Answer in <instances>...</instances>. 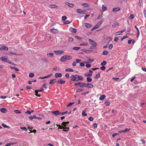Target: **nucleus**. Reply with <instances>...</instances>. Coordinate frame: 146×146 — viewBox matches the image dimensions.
Masks as SVG:
<instances>
[{
    "instance_id": "9b49d317",
    "label": "nucleus",
    "mask_w": 146,
    "mask_h": 146,
    "mask_svg": "<svg viewBox=\"0 0 146 146\" xmlns=\"http://www.w3.org/2000/svg\"><path fill=\"white\" fill-rule=\"evenodd\" d=\"M54 76L56 78H60L62 76V74L61 73H57L55 74Z\"/></svg>"
},
{
    "instance_id": "69168bd1",
    "label": "nucleus",
    "mask_w": 146,
    "mask_h": 146,
    "mask_svg": "<svg viewBox=\"0 0 146 146\" xmlns=\"http://www.w3.org/2000/svg\"><path fill=\"white\" fill-rule=\"evenodd\" d=\"M25 113H26L29 114H31V111H27L26 112H25Z\"/></svg>"
},
{
    "instance_id": "8fccbe9b",
    "label": "nucleus",
    "mask_w": 146,
    "mask_h": 146,
    "mask_svg": "<svg viewBox=\"0 0 146 146\" xmlns=\"http://www.w3.org/2000/svg\"><path fill=\"white\" fill-rule=\"evenodd\" d=\"M129 129L128 128H126L124 130H123L124 132H127L129 131Z\"/></svg>"
},
{
    "instance_id": "423d86ee",
    "label": "nucleus",
    "mask_w": 146,
    "mask_h": 146,
    "mask_svg": "<svg viewBox=\"0 0 146 146\" xmlns=\"http://www.w3.org/2000/svg\"><path fill=\"white\" fill-rule=\"evenodd\" d=\"M102 23V22L101 21H100L98 22L97 24L95 26V28L96 29L100 27L101 26Z\"/></svg>"
},
{
    "instance_id": "9d476101",
    "label": "nucleus",
    "mask_w": 146,
    "mask_h": 146,
    "mask_svg": "<svg viewBox=\"0 0 146 146\" xmlns=\"http://www.w3.org/2000/svg\"><path fill=\"white\" fill-rule=\"evenodd\" d=\"M51 31L52 33L55 34L56 33H58V31L55 29H52L50 30Z\"/></svg>"
},
{
    "instance_id": "f3484780",
    "label": "nucleus",
    "mask_w": 146,
    "mask_h": 146,
    "mask_svg": "<svg viewBox=\"0 0 146 146\" xmlns=\"http://www.w3.org/2000/svg\"><path fill=\"white\" fill-rule=\"evenodd\" d=\"M65 4L68 5L70 7H73L74 6V5L73 4H72V3H70L68 2H65Z\"/></svg>"
},
{
    "instance_id": "13d9d810",
    "label": "nucleus",
    "mask_w": 146,
    "mask_h": 146,
    "mask_svg": "<svg viewBox=\"0 0 146 146\" xmlns=\"http://www.w3.org/2000/svg\"><path fill=\"white\" fill-rule=\"evenodd\" d=\"M74 104V103H73V102H71V103H69L67 106V107H68V106H71L72 105V104Z\"/></svg>"
},
{
    "instance_id": "bf43d9fd",
    "label": "nucleus",
    "mask_w": 146,
    "mask_h": 146,
    "mask_svg": "<svg viewBox=\"0 0 146 146\" xmlns=\"http://www.w3.org/2000/svg\"><path fill=\"white\" fill-rule=\"evenodd\" d=\"M15 112L17 113H21L19 110H15Z\"/></svg>"
},
{
    "instance_id": "b1692460",
    "label": "nucleus",
    "mask_w": 146,
    "mask_h": 146,
    "mask_svg": "<svg viewBox=\"0 0 146 146\" xmlns=\"http://www.w3.org/2000/svg\"><path fill=\"white\" fill-rule=\"evenodd\" d=\"M55 79L51 80L50 81V84L51 85H52L54 84L56 82L55 81Z\"/></svg>"
},
{
    "instance_id": "412c9836",
    "label": "nucleus",
    "mask_w": 146,
    "mask_h": 146,
    "mask_svg": "<svg viewBox=\"0 0 146 146\" xmlns=\"http://www.w3.org/2000/svg\"><path fill=\"white\" fill-rule=\"evenodd\" d=\"M52 75V74H51V75H48V76H44V77H39V79H45V78H48L50 76H51Z\"/></svg>"
},
{
    "instance_id": "39448f33",
    "label": "nucleus",
    "mask_w": 146,
    "mask_h": 146,
    "mask_svg": "<svg viewBox=\"0 0 146 146\" xmlns=\"http://www.w3.org/2000/svg\"><path fill=\"white\" fill-rule=\"evenodd\" d=\"M51 112L54 114L56 116L58 115L61 114V113L58 110L52 111Z\"/></svg>"
},
{
    "instance_id": "e433bc0d",
    "label": "nucleus",
    "mask_w": 146,
    "mask_h": 146,
    "mask_svg": "<svg viewBox=\"0 0 146 146\" xmlns=\"http://www.w3.org/2000/svg\"><path fill=\"white\" fill-rule=\"evenodd\" d=\"M35 76L33 73H30L29 74V77L30 78H33Z\"/></svg>"
},
{
    "instance_id": "a211bd4d",
    "label": "nucleus",
    "mask_w": 146,
    "mask_h": 146,
    "mask_svg": "<svg viewBox=\"0 0 146 146\" xmlns=\"http://www.w3.org/2000/svg\"><path fill=\"white\" fill-rule=\"evenodd\" d=\"M85 26L88 28H89L92 26L91 24L87 23L85 24Z\"/></svg>"
},
{
    "instance_id": "c03bdc74",
    "label": "nucleus",
    "mask_w": 146,
    "mask_h": 146,
    "mask_svg": "<svg viewBox=\"0 0 146 146\" xmlns=\"http://www.w3.org/2000/svg\"><path fill=\"white\" fill-rule=\"evenodd\" d=\"M67 19V17L65 16H63L62 17V20L63 21H65Z\"/></svg>"
},
{
    "instance_id": "f8f14e48",
    "label": "nucleus",
    "mask_w": 146,
    "mask_h": 146,
    "mask_svg": "<svg viewBox=\"0 0 146 146\" xmlns=\"http://www.w3.org/2000/svg\"><path fill=\"white\" fill-rule=\"evenodd\" d=\"M120 7H115L112 10V11L113 12H116L120 10Z\"/></svg>"
},
{
    "instance_id": "052dcab7",
    "label": "nucleus",
    "mask_w": 146,
    "mask_h": 146,
    "mask_svg": "<svg viewBox=\"0 0 146 146\" xmlns=\"http://www.w3.org/2000/svg\"><path fill=\"white\" fill-rule=\"evenodd\" d=\"M80 65L81 66H85V64L83 62H81L80 63Z\"/></svg>"
},
{
    "instance_id": "cd10ccee",
    "label": "nucleus",
    "mask_w": 146,
    "mask_h": 146,
    "mask_svg": "<svg viewBox=\"0 0 146 146\" xmlns=\"http://www.w3.org/2000/svg\"><path fill=\"white\" fill-rule=\"evenodd\" d=\"M82 5L83 6L85 7H90L89 5L86 3H82Z\"/></svg>"
},
{
    "instance_id": "2f4dec72",
    "label": "nucleus",
    "mask_w": 146,
    "mask_h": 146,
    "mask_svg": "<svg viewBox=\"0 0 146 146\" xmlns=\"http://www.w3.org/2000/svg\"><path fill=\"white\" fill-rule=\"evenodd\" d=\"M102 9L103 11H104L107 10V8L106 7L104 6V5H103L102 6Z\"/></svg>"
},
{
    "instance_id": "7ed1b4c3",
    "label": "nucleus",
    "mask_w": 146,
    "mask_h": 146,
    "mask_svg": "<svg viewBox=\"0 0 146 146\" xmlns=\"http://www.w3.org/2000/svg\"><path fill=\"white\" fill-rule=\"evenodd\" d=\"M54 52L56 55H59L61 54H62L64 52L63 51L61 50H55L54 51Z\"/></svg>"
},
{
    "instance_id": "ddd939ff",
    "label": "nucleus",
    "mask_w": 146,
    "mask_h": 146,
    "mask_svg": "<svg viewBox=\"0 0 146 146\" xmlns=\"http://www.w3.org/2000/svg\"><path fill=\"white\" fill-rule=\"evenodd\" d=\"M69 123V121H67L66 122H63L61 123V125L63 126V127H65Z\"/></svg>"
},
{
    "instance_id": "de8ad7c7",
    "label": "nucleus",
    "mask_w": 146,
    "mask_h": 146,
    "mask_svg": "<svg viewBox=\"0 0 146 146\" xmlns=\"http://www.w3.org/2000/svg\"><path fill=\"white\" fill-rule=\"evenodd\" d=\"M105 104L106 106H108L110 104V103L109 101H107L105 103Z\"/></svg>"
},
{
    "instance_id": "4468645a",
    "label": "nucleus",
    "mask_w": 146,
    "mask_h": 146,
    "mask_svg": "<svg viewBox=\"0 0 146 146\" xmlns=\"http://www.w3.org/2000/svg\"><path fill=\"white\" fill-rule=\"evenodd\" d=\"M85 83L79 82V86L80 87L82 88L83 87H85Z\"/></svg>"
},
{
    "instance_id": "6e6552de",
    "label": "nucleus",
    "mask_w": 146,
    "mask_h": 146,
    "mask_svg": "<svg viewBox=\"0 0 146 146\" xmlns=\"http://www.w3.org/2000/svg\"><path fill=\"white\" fill-rule=\"evenodd\" d=\"M76 75H73L72 76V77H73V78L71 79V80L72 81H78V80L77 79L78 78H76Z\"/></svg>"
},
{
    "instance_id": "e2e57ef3",
    "label": "nucleus",
    "mask_w": 146,
    "mask_h": 146,
    "mask_svg": "<svg viewBox=\"0 0 146 146\" xmlns=\"http://www.w3.org/2000/svg\"><path fill=\"white\" fill-rule=\"evenodd\" d=\"M76 61L77 63H80L81 62V60L79 59H77L76 60Z\"/></svg>"
},
{
    "instance_id": "6e6d98bb",
    "label": "nucleus",
    "mask_w": 146,
    "mask_h": 146,
    "mask_svg": "<svg viewBox=\"0 0 146 146\" xmlns=\"http://www.w3.org/2000/svg\"><path fill=\"white\" fill-rule=\"evenodd\" d=\"M64 23L65 24H69L70 22L68 21H66L64 22Z\"/></svg>"
},
{
    "instance_id": "473e14b6",
    "label": "nucleus",
    "mask_w": 146,
    "mask_h": 146,
    "mask_svg": "<svg viewBox=\"0 0 146 146\" xmlns=\"http://www.w3.org/2000/svg\"><path fill=\"white\" fill-rule=\"evenodd\" d=\"M1 60L3 61L6 62L7 61V58H4L2 57L1 58Z\"/></svg>"
},
{
    "instance_id": "4d7b16f0",
    "label": "nucleus",
    "mask_w": 146,
    "mask_h": 146,
    "mask_svg": "<svg viewBox=\"0 0 146 146\" xmlns=\"http://www.w3.org/2000/svg\"><path fill=\"white\" fill-rule=\"evenodd\" d=\"M57 125V126L59 127V128H58V129H62L63 128V126H61L60 125Z\"/></svg>"
},
{
    "instance_id": "20e7f679",
    "label": "nucleus",
    "mask_w": 146,
    "mask_h": 146,
    "mask_svg": "<svg viewBox=\"0 0 146 146\" xmlns=\"http://www.w3.org/2000/svg\"><path fill=\"white\" fill-rule=\"evenodd\" d=\"M88 40L89 42L92 45H94V46H97V43L96 42H95L94 40H92L91 39H89Z\"/></svg>"
},
{
    "instance_id": "7c9ffc66",
    "label": "nucleus",
    "mask_w": 146,
    "mask_h": 146,
    "mask_svg": "<svg viewBox=\"0 0 146 146\" xmlns=\"http://www.w3.org/2000/svg\"><path fill=\"white\" fill-rule=\"evenodd\" d=\"M85 75L86 77H88V76H92V73H85Z\"/></svg>"
},
{
    "instance_id": "0eeeda50",
    "label": "nucleus",
    "mask_w": 146,
    "mask_h": 146,
    "mask_svg": "<svg viewBox=\"0 0 146 146\" xmlns=\"http://www.w3.org/2000/svg\"><path fill=\"white\" fill-rule=\"evenodd\" d=\"M70 32H72L74 33H76V29L70 27L69 29Z\"/></svg>"
},
{
    "instance_id": "a19ab883",
    "label": "nucleus",
    "mask_w": 146,
    "mask_h": 146,
    "mask_svg": "<svg viewBox=\"0 0 146 146\" xmlns=\"http://www.w3.org/2000/svg\"><path fill=\"white\" fill-rule=\"evenodd\" d=\"M80 48V47H75L73 48V49L74 50H78Z\"/></svg>"
},
{
    "instance_id": "f704fd0d",
    "label": "nucleus",
    "mask_w": 146,
    "mask_h": 146,
    "mask_svg": "<svg viewBox=\"0 0 146 146\" xmlns=\"http://www.w3.org/2000/svg\"><path fill=\"white\" fill-rule=\"evenodd\" d=\"M88 45V44L87 42H83L80 44V46H87Z\"/></svg>"
},
{
    "instance_id": "6ab92c4d",
    "label": "nucleus",
    "mask_w": 146,
    "mask_h": 146,
    "mask_svg": "<svg viewBox=\"0 0 146 146\" xmlns=\"http://www.w3.org/2000/svg\"><path fill=\"white\" fill-rule=\"evenodd\" d=\"M105 97H106V96H105V95H102V96H101L99 98V99L100 100H104L105 98Z\"/></svg>"
},
{
    "instance_id": "3c124183",
    "label": "nucleus",
    "mask_w": 146,
    "mask_h": 146,
    "mask_svg": "<svg viewBox=\"0 0 146 146\" xmlns=\"http://www.w3.org/2000/svg\"><path fill=\"white\" fill-rule=\"evenodd\" d=\"M100 69L102 70H105L106 68V67L104 66H103L100 67Z\"/></svg>"
},
{
    "instance_id": "c85d7f7f",
    "label": "nucleus",
    "mask_w": 146,
    "mask_h": 146,
    "mask_svg": "<svg viewBox=\"0 0 146 146\" xmlns=\"http://www.w3.org/2000/svg\"><path fill=\"white\" fill-rule=\"evenodd\" d=\"M65 71L66 72H72L73 71V70L70 68L66 69L65 70Z\"/></svg>"
},
{
    "instance_id": "aec40b11",
    "label": "nucleus",
    "mask_w": 146,
    "mask_h": 146,
    "mask_svg": "<svg viewBox=\"0 0 146 146\" xmlns=\"http://www.w3.org/2000/svg\"><path fill=\"white\" fill-rule=\"evenodd\" d=\"M0 111L3 113H5L7 112V110L4 108H2L0 109Z\"/></svg>"
},
{
    "instance_id": "5fc2aeb1",
    "label": "nucleus",
    "mask_w": 146,
    "mask_h": 146,
    "mask_svg": "<svg viewBox=\"0 0 146 146\" xmlns=\"http://www.w3.org/2000/svg\"><path fill=\"white\" fill-rule=\"evenodd\" d=\"M113 45L112 44H111L110 45L109 48L110 49H111L113 48Z\"/></svg>"
},
{
    "instance_id": "72a5a7b5",
    "label": "nucleus",
    "mask_w": 146,
    "mask_h": 146,
    "mask_svg": "<svg viewBox=\"0 0 146 146\" xmlns=\"http://www.w3.org/2000/svg\"><path fill=\"white\" fill-rule=\"evenodd\" d=\"M107 64V62L106 61H104L101 63L100 65L102 66H104L106 65Z\"/></svg>"
},
{
    "instance_id": "a878e982",
    "label": "nucleus",
    "mask_w": 146,
    "mask_h": 146,
    "mask_svg": "<svg viewBox=\"0 0 146 146\" xmlns=\"http://www.w3.org/2000/svg\"><path fill=\"white\" fill-rule=\"evenodd\" d=\"M54 53H50L47 54V56H50L51 58L53 57Z\"/></svg>"
},
{
    "instance_id": "79ce46f5",
    "label": "nucleus",
    "mask_w": 146,
    "mask_h": 146,
    "mask_svg": "<svg viewBox=\"0 0 146 146\" xmlns=\"http://www.w3.org/2000/svg\"><path fill=\"white\" fill-rule=\"evenodd\" d=\"M11 68L12 69L14 70H15L17 71H19V69L18 68H16L15 67H11Z\"/></svg>"
},
{
    "instance_id": "a18cd8bd",
    "label": "nucleus",
    "mask_w": 146,
    "mask_h": 146,
    "mask_svg": "<svg viewBox=\"0 0 146 146\" xmlns=\"http://www.w3.org/2000/svg\"><path fill=\"white\" fill-rule=\"evenodd\" d=\"M38 91H36V90L35 91V95L36 96H38L40 97V95H38Z\"/></svg>"
},
{
    "instance_id": "338daca9",
    "label": "nucleus",
    "mask_w": 146,
    "mask_h": 146,
    "mask_svg": "<svg viewBox=\"0 0 146 146\" xmlns=\"http://www.w3.org/2000/svg\"><path fill=\"white\" fill-rule=\"evenodd\" d=\"M75 37L78 40H80L81 39V38L78 36H75Z\"/></svg>"
},
{
    "instance_id": "4be33fe9",
    "label": "nucleus",
    "mask_w": 146,
    "mask_h": 146,
    "mask_svg": "<svg viewBox=\"0 0 146 146\" xmlns=\"http://www.w3.org/2000/svg\"><path fill=\"white\" fill-rule=\"evenodd\" d=\"M108 52L106 50H105L103 51V52L102 53V54L103 55H108Z\"/></svg>"
},
{
    "instance_id": "1a4fd4ad",
    "label": "nucleus",
    "mask_w": 146,
    "mask_h": 146,
    "mask_svg": "<svg viewBox=\"0 0 146 146\" xmlns=\"http://www.w3.org/2000/svg\"><path fill=\"white\" fill-rule=\"evenodd\" d=\"M8 50V48L7 47H6L5 46H2L0 48V50Z\"/></svg>"
},
{
    "instance_id": "dca6fc26",
    "label": "nucleus",
    "mask_w": 146,
    "mask_h": 146,
    "mask_svg": "<svg viewBox=\"0 0 146 146\" xmlns=\"http://www.w3.org/2000/svg\"><path fill=\"white\" fill-rule=\"evenodd\" d=\"M57 82L58 83H59L61 84H64L65 83V81L64 80H62V79H60L59 80H58Z\"/></svg>"
},
{
    "instance_id": "2eb2a0df",
    "label": "nucleus",
    "mask_w": 146,
    "mask_h": 146,
    "mask_svg": "<svg viewBox=\"0 0 146 146\" xmlns=\"http://www.w3.org/2000/svg\"><path fill=\"white\" fill-rule=\"evenodd\" d=\"M76 78H78V80H83V77L81 76H79L78 75H76Z\"/></svg>"
},
{
    "instance_id": "5701e85b",
    "label": "nucleus",
    "mask_w": 146,
    "mask_h": 146,
    "mask_svg": "<svg viewBox=\"0 0 146 146\" xmlns=\"http://www.w3.org/2000/svg\"><path fill=\"white\" fill-rule=\"evenodd\" d=\"M135 27L136 29V30H137V37H139V31L138 29L136 26H135Z\"/></svg>"
},
{
    "instance_id": "f257e3e1",
    "label": "nucleus",
    "mask_w": 146,
    "mask_h": 146,
    "mask_svg": "<svg viewBox=\"0 0 146 146\" xmlns=\"http://www.w3.org/2000/svg\"><path fill=\"white\" fill-rule=\"evenodd\" d=\"M72 58V57L71 56L65 55L62 56L60 58V60L64 62L66 60H70Z\"/></svg>"
},
{
    "instance_id": "774afa93",
    "label": "nucleus",
    "mask_w": 146,
    "mask_h": 146,
    "mask_svg": "<svg viewBox=\"0 0 146 146\" xmlns=\"http://www.w3.org/2000/svg\"><path fill=\"white\" fill-rule=\"evenodd\" d=\"M119 38H118L116 37L115 38L114 40L115 42H117Z\"/></svg>"
},
{
    "instance_id": "393cba45",
    "label": "nucleus",
    "mask_w": 146,
    "mask_h": 146,
    "mask_svg": "<svg viewBox=\"0 0 146 146\" xmlns=\"http://www.w3.org/2000/svg\"><path fill=\"white\" fill-rule=\"evenodd\" d=\"M57 7V6L55 5H51L49 6V7L51 8H55Z\"/></svg>"
},
{
    "instance_id": "603ef678",
    "label": "nucleus",
    "mask_w": 146,
    "mask_h": 146,
    "mask_svg": "<svg viewBox=\"0 0 146 146\" xmlns=\"http://www.w3.org/2000/svg\"><path fill=\"white\" fill-rule=\"evenodd\" d=\"M121 34L120 31H119L117 32H116L115 33V35L116 36L117 35H120Z\"/></svg>"
},
{
    "instance_id": "bb28decb",
    "label": "nucleus",
    "mask_w": 146,
    "mask_h": 146,
    "mask_svg": "<svg viewBox=\"0 0 146 146\" xmlns=\"http://www.w3.org/2000/svg\"><path fill=\"white\" fill-rule=\"evenodd\" d=\"M100 73H98L95 76H94V78L95 79H98V78H99L100 77Z\"/></svg>"
},
{
    "instance_id": "09e8293b",
    "label": "nucleus",
    "mask_w": 146,
    "mask_h": 146,
    "mask_svg": "<svg viewBox=\"0 0 146 146\" xmlns=\"http://www.w3.org/2000/svg\"><path fill=\"white\" fill-rule=\"evenodd\" d=\"M69 128L68 127H66L63 130V131H68Z\"/></svg>"
},
{
    "instance_id": "680f3d73",
    "label": "nucleus",
    "mask_w": 146,
    "mask_h": 146,
    "mask_svg": "<svg viewBox=\"0 0 146 146\" xmlns=\"http://www.w3.org/2000/svg\"><path fill=\"white\" fill-rule=\"evenodd\" d=\"M86 66L87 68H89L91 67V65L89 64H87L86 65Z\"/></svg>"
},
{
    "instance_id": "49530a36",
    "label": "nucleus",
    "mask_w": 146,
    "mask_h": 146,
    "mask_svg": "<svg viewBox=\"0 0 146 146\" xmlns=\"http://www.w3.org/2000/svg\"><path fill=\"white\" fill-rule=\"evenodd\" d=\"M52 70H53L58 71L59 70V69L57 67H56L53 68Z\"/></svg>"
},
{
    "instance_id": "37998d69",
    "label": "nucleus",
    "mask_w": 146,
    "mask_h": 146,
    "mask_svg": "<svg viewBox=\"0 0 146 146\" xmlns=\"http://www.w3.org/2000/svg\"><path fill=\"white\" fill-rule=\"evenodd\" d=\"M88 84L89 85L88 88H92L94 87V86L92 84L90 83H89V84Z\"/></svg>"
},
{
    "instance_id": "c9c22d12",
    "label": "nucleus",
    "mask_w": 146,
    "mask_h": 146,
    "mask_svg": "<svg viewBox=\"0 0 146 146\" xmlns=\"http://www.w3.org/2000/svg\"><path fill=\"white\" fill-rule=\"evenodd\" d=\"M87 81L88 82H91L92 81V80L90 77H87L86 78Z\"/></svg>"
},
{
    "instance_id": "4c0bfd02",
    "label": "nucleus",
    "mask_w": 146,
    "mask_h": 146,
    "mask_svg": "<svg viewBox=\"0 0 146 146\" xmlns=\"http://www.w3.org/2000/svg\"><path fill=\"white\" fill-rule=\"evenodd\" d=\"M129 33L126 34L123 37V39H125L126 38H127L129 36Z\"/></svg>"
},
{
    "instance_id": "c756f323",
    "label": "nucleus",
    "mask_w": 146,
    "mask_h": 146,
    "mask_svg": "<svg viewBox=\"0 0 146 146\" xmlns=\"http://www.w3.org/2000/svg\"><path fill=\"white\" fill-rule=\"evenodd\" d=\"M82 115L83 116H85L87 115V114L85 112L84 110H83L82 111Z\"/></svg>"
},
{
    "instance_id": "864d4df0",
    "label": "nucleus",
    "mask_w": 146,
    "mask_h": 146,
    "mask_svg": "<svg viewBox=\"0 0 146 146\" xmlns=\"http://www.w3.org/2000/svg\"><path fill=\"white\" fill-rule=\"evenodd\" d=\"M88 120L90 121H92L93 120L94 118L92 117H90L89 118Z\"/></svg>"
},
{
    "instance_id": "0e129e2a",
    "label": "nucleus",
    "mask_w": 146,
    "mask_h": 146,
    "mask_svg": "<svg viewBox=\"0 0 146 146\" xmlns=\"http://www.w3.org/2000/svg\"><path fill=\"white\" fill-rule=\"evenodd\" d=\"M73 40V38L72 37H69V41H72Z\"/></svg>"
},
{
    "instance_id": "f03ea898",
    "label": "nucleus",
    "mask_w": 146,
    "mask_h": 146,
    "mask_svg": "<svg viewBox=\"0 0 146 146\" xmlns=\"http://www.w3.org/2000/svg\"><path fill=\"white\" fill-rule=\"evenodd\" d=\"M77 12L79 14H85L87 13V11L84 10H81L80 9H77L76 10Z\"/></svg>"
},
{
    "instance_id": "58836bf2",
    "label": "nucleus",
    "mask_w": 146,
    "mask_h": 146,
    "mask_svg": "<svg viewBox=\"0 0 146 146\" xmlns=\"http://www.w3.org/2000/svg\"><path fill=\"white\" fill-rule=\"evenodd\" d=\"M15 143H7L6 144L5 146H10L11 145H13Z\"/></svg>"
},
{
    "instance_id": "ea45409f",
    "label": "nucleus",
    "mask_w": 146,
    "mask_h": 146,
    "mask_svg": "<svg viewBox=\"0 0 146 146\" xmlns=\"http://www.w3.org/2000/svg\"><path fill=\"white\" fill-rule=\"evenodd\" d=\"M94 60H91L90 59L88 58L87 60V61L89 63H92L93 62Z\"/></svg>"
}]
</instances>
